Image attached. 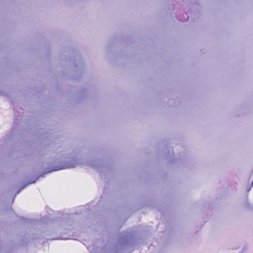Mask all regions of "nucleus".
Listing matches in <instances>:
<instances>
[{
  "mask_svg": "<svg viewBox=\"0 0 253 253\" xmlns=\"http://www.w3.org/2000/svg\"><path fill=\"white\" fill-rule=\"evenodd\" d=\"M78 164L75 161H72L70 163L66 164L65 165H64L60 168H57L55 169V170L65 169H70L75 168L77 166Z\"/></svg>",
  "mask_w": 253,
  "mask_h": 253,
  "instance_id": "1",
  "label": "nucleus"
}]
</instances>
